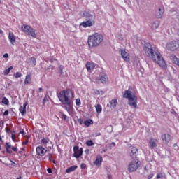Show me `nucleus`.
I'll return each instance as SVG.
<instances>
[{
  "label": "nucleus",
  "mask_w": 179,
  "mask_h": 179,
  "mask_svg": "<svg viewBox=\"0 0 179 179\" xmlns=\"http://www.w3.org/2000/svg\"><path fill=\"white\" fill-rule=\"evenodd\" d=\"M124 99H128V105L131 107V108H138V96L129 90L124 91L123 94Z\"/></svg>",
  "instance_id": "20e7f679"
},
{
  "label": "nucleus",
  "mask_w": 179,
  "mask_h": 179,
  "mask_svg": "<svg viewBox=\"0 0 179 179\" xmlns=\"http://www.w3.org/2000/svg\"><path fill=\"white\" fill-rule=\"evenodd\" d=\"M162 177H163V173H158L157 174L156 178L160 179V178H162Z\"/></svg>",
  "instance_id": "a19ab883"
},
{
  "label": "nucleus",
  "mask_w": 179,
  "mask_h": 179,
  "mask_svg": "<svg viewBox=\"0 0 179 179\" xmlns=\"http://www.w3.org/2000/svg\"><path fill=\"white\" fill-rule=\"evenodd\" d=\"M36 152L37 156H41V157H43V156L47 153L48 150L47 149L44 148L43 145H39L36 147Z\"/></svg>",
  "instance_id": "9b49d317"
},
{
  "label": "nucleus",
  "mask_w": 179,
  "mask_h": 179,
  "mask_svg": "<svg viewBox=\"0 0 179 179\" xmlns=\"http://www.w3.org/2000/svg\"><path fill=\"white\" fill-rule=\"evenodd\" d=\"M5 131L6 132V134H12L13 133L12 129H10V128H9V127H6Z\"/></svg>",
  "instance_id": "58836bf2"
},
{
  "label": "nucleus",
  "mask_w": 179,
  "mask_h": 179,
  "mask_svg": "<svg viewBox=\"0 0 179 179\" xmlns=\"http://www.w3.org/2000/svg\"><path fill=\"white\" fill-rule=\"evenodd\" d=\"M80 167H81V169H86V164L83 163V164H81Z\"/></svg>",
  "instance_id": "3c124183"
},
{
  "label": "nucleus",
  "mask_w": 179,
  "mask_h": 179,
  "mask_svg": "<svg viewBox=\"0 0 179 179\" xmlns=\"http://www.w3.org/2000/svg\"><path fill=\"white\" fill-rule=\"evenodd\" d=\"M21 30L27 34V36H31V37H33L34 38H36L37 35L36 34V30L30 27V25L27 24H22L21 26Z\"/></svg>",
  "instance_id": "39448f33"
},
{
  "label": "nucleus",
  "mask_w": 179,
  "mask_h": 179,
  "mask_svg": "<svg viewBox=\"0 0 179 179\" xmlns=\"http://www.w3.org/2000/svg\"><path fill=\"white\" fill-rule=\"evenodd\" d=\"M76 104L78 107L80 106L81 102H80V99L78 98L76 99Z\"/></svg>",
  "instance_id": "4c0bfd02"
},
{
  "label": "nucleus",
  "mask_w": 179,
  "mask_h": 179,
  "mask_svg": "<svg viewBox=\"0 0 179 179\" xmlns=\"http://www.w3.org/2000/svg\"><path fill=\"white\" fill-rule=\"evenodd\" d=\"M143 51L145 55L148 57V58H151V59L156 62L160 68L164 71L167 69V64L166 63V61H164V59H163L162 54L157 50V48L153 47L150 43H147L144 45Z\"/></svg>",
  "instance_id": "f257e3e1"
},
{
  "label": "nucleus",
  "mask_w": 179,
  "mask_h": 179,
  "mask_svg": "<svg viewBox=\"0 0 179 179\" xmlns=\"http://www.w3.org/2000/svg\"><path fill=\"white\" fill-rule=\"evenodd\" d=\"M76 169H78V166H76V165L70 166V167L67 168V169L66 170V173H72V171H75V170H76Z\"/></svg>",
  "instance_id": "393cba45"
},
{
  "label": "nucleus",
  "mask_w": 179,
  "mask_h": 179,
  "mask_svg": "<svg viewBox=\"0 0 179 179\" xmlns=\"http://www.w3.org/2000/svg\"><path fill=\"white\" fill-rule=\"evenodd\" d=\"M50 162H52L54 164H55V163H56L55 159H52V161H50Z\"/></svg>",
  "instance_id": "13d9d810"
},
{
  "label": "nucleus",
  "mask_w": 179,
  "mask_h": 179,
  "mask_svg": "<svg viewBox=\"0 0 179 179\" xmlns=\"http://www.w3.org/2000/svg\"><path fill=\"white\" fill-rule=\"evenodd\" d=\"M0 142H2V137L0 136Z\"/></svg>",
  "instance_id": "e2e57ef3"
},
{
  "label": "nucleus",
  "mask_w": 179,
  "mask_h": 179,
  "mask_svg": "<svg viewBox=\"0 0 179 179\" xmlns=\"http://www.w3.org/2000/svg\"><path fill=\"white\" fill-rule=\"evenodd\" d=\"M66 118H67L66 115L63 114V115H62V119H63V120H64V121H66Z\"/></svg>",
  "instance_id": "49530a36"
},
{
  "label": "nucleus",
  "mask_w": 179,
  "mask_h": 179,
  "mask_svg": "<svg viewBox=\"0 0 179 179\" xmlns=\"http://www.w3.org/2000/svg\"><path fill=\"white\" fill-rule=\"evenodd\" d=\"M15 78L16 79H19V78H22V73H19V72H17L15 76Z\"/></svg>",
  "instance_id": "ea45409f"
},
{
  "label": "nucleus",
  "mask_w": 179,
  "mask_h": 179,
  "mask_svg": "<svg viewBox=\"0 0 179 179\" xmlns=\"http://www.w3.org/2000/svg\"><path fill=\"white\" fill-rule=\"evenodd\" d=\"M86 68L87 71H92L94 68H96V65L93 62H88L86 64Z\"/></svg>",
  "instance_id": "6ab92c4d"
},
{
  "label": "nucleus",
  "mask_w": 179,
  "mask_h": 179,
  "mask_svg": "<svg viewBox=\"0 0 179 179\" xmlns=\"http://www.w3.org/2000/svg\"><path fill=\"white\" fill-rule=\"evenodd\" d=\"M170 59H171L172 62L175 64V65H178V66H179V59L176 56V55H171L170 56Z\"/></svg>",
  "instance_id": "f3484780"
},
{
  "label": "nucleus",
  "mask_w": 179,
  "mask_h": 179,
  "mask_svg": "<svg viewBox=\"0 0 179 179\" xmlns=\"http://www.w3.org/2000/svg\"><path fill=\"white\" fill-rule=\"evenodd\" d=\"M41 92H43V88H38V93H41Z\"/></svg>",
  "instance_id": "4d7b16f0"
},
{
  "label": "nucleus",
  "mask_w": 179,
  "mask_h": 179,
  "mask_svg": "<svg viewBox=\"0 0 179 179\" xmlns=\"http://www.w3.org/2000/svg\"><path fill=\"white\" fill-rule=\"evenodd\" d=\"M20 135H22V136H24V135H26V132H24V129H22L20 131Z\"/></svg>",
  "instance_id": "79ce46f5"
},
{
  "label": "nucleus",
  "mask_w": 179,
  "mask_h": 179,
  "mask_svg": "<svg viewBox=\"0 0 179 179\" xmlns=\"http://www.w3.org/2000/svg\"><path fill=\"white\" fill-rule=\"evenodd\" d=\"M30 63L34 66H36L37 65V61L36 60L35 57H31L29 59Z\"/></svg>",
  "instance_id": "c756f323"
},
{
  "label": "nucleus",
  "mask_w": 179,
  "mask_h": 179,
  "mask_svg": "<svg viewBox=\"0 0 179 179\" xmlns=\"http://www.w3.org/2000/svg\"><path fill=\"white\" fill-rule=\"evenodd\" d=\"M140 166L139 159L138 158H133L128 166V171L134 173V171H136L139 169Z\"/></svg>",
  "instance_id": "423d86ee"
},
{
  "label": "nucleus",
  "mask_w": 179,
  "mask_h": 179,
  "mask_svg": "<svg viewBox=\"0 0 179 179\" xmlns=\"http://www.w3.org/2000/svg\"><path fill=\"white\" fill-rule=\"evenodd\" d=\"M46 158H48L49 162L52 161V154L49 153L48 155H46L45 157Z\"/></svg>",
  "instance_id": "e433bc0d"
},
{
  "label": "nucleus",
  "mask_w": 179,
  "mask_h": 179,
  "mask_svg": "<svg viewBox=\"0 0 179 179\" xmlns=\"http://www.w3.org/2000/svg\"><path fill=\"white\" fill-rule=\"evenodd\" d=\"M168 51H177L179 50V41H171L166 44Z\"/></svg>",
  "instance_id": "6e6552de"
},
{
  "label": "nucleus",
  "mask_w": 179,
  "mask_h": 179,
  "mask_svg": "<svg viewBox=\"0 0 179 179\" xmlns=\"http://www.w3.org/2000/svg\"><path fill=\"white\" fill-rule=\"evenodd\" d=\"M59 69L60 70L61 73H62V71L64 70V66H62V65L59 66Z\"/></svg>",
  "instance_id": "09e8293b"
},
{
  "label": "nucleus",
  "mask_w": 179,
  "mask_h": 179,
  "mask_svg": "<svg viewBox=\"0 0 179 179\" xmlns=\"http://www.w3.org/2000/svg\"><path fill=\"white\" fill-rule=\"evenodd\" d=\"M155 176V175H154L153 173L149 174V175L148 176V179L153 178V176Z\"/></svg>",
  "instance_id": "a18cd8bd"
},
{
  "label": "nucleus",
  "mask_w": 179,
  "mask_h": 179,
  "mask_svg": "<svg viewBox=\"0 0 179 179\" xmlns=\"http://www.w3.org/2000/svg\"><path fill=\"white\" fill-rule=\"evenodd\" d=\"M11 148H12V145H10V143H6L5 149L7 153H9V154L12 153V150H10Z\"/></svg>",
  "instance_id": "b1692460"
},
{
  "label": "nucleus",
  "mask_w": 179,
  "mask_h": 179,
  "mask_svg": "<svg viewBox=\"0 0 179 179\" xmlns=\"http://www.w3.org/2000/svg\"><path fill=\"white\" fill-rule=\"evenodd\" d=\"M0 127H1V122H0Z\"/></svg>",
  "instance_id": "774afa93"
},
{
  "label": "nucleus",
  "mask_w": 179,
  "mask_h": 179,
  "mask_svg": "<svg viewBox=\"0 0 179 179\" xmlns=\"http://www.w3.org/2000/svg\"><path fill=\"white\" fill-rule=\"evenodd\" d=\"M120 52L124 61L129 62V54H128L125 50H122Z\"/></svg>",
  "instance_id": "4468645a"
},
{
  "label": "nucleus",
  "mask_w": 179,
  "mask_h": 179,
  "mask_svg": "<svg viewBox=\"0 0 179 179\" xmlns=\"http://www.w3.org/2000/svg\"><path fill=\"white\" fill-rule=\"evenodd\" d=\"M163 13H164V8L162 7L159 8V12L157 14V19H162L163 17Z\"/></svg>",
  "instance_id": "4be33fe9"
},
{
  "label": "nucleus",
  "mask_w": 179,
  "mask_h": 179,
  "mask_svg": "<svg viewBox=\"0 0 179 179\" xmlns=\"http://www.w3.org/2000/svg\"><path fill=\"white\" fill-rule=\"evenodd\" d=\"M73 152L74 153L73 154V157H76V159H79L82 155H83V148H80L78 145H75L73 147Z\"/></svg>",
  "instance_id": "9d476101"
},
{
  "label": "nucleus",
  "mask_w": 179,
  "mask_h": 179,
  "mask_svg": "<svg viewBox=\"0 0 179 179\" xmlns=\"http://www.w3.org/2000/svg\"><path fill=\"white\" fill-rule=\"evenodd\" d=\"M159 143V139L155 138H150L148 140V143L150 145V149H155L157 148V143Z\"/></svg>",
  "instance_id": "f8f14e48"
},
{
  "label": "nucleus",
  "mask_w": 179,
  "mask_h": 179,
  "mask_svg": "<svg viewBox=\"0 0 179 179\" xmlns=\"http://www.w3.org/2000/svg\"><path fill=\"white\" fill-rule=\"evenodd\" d=\"M84 124L85 125V127L87 128H88V127H90L91 125H93V120L88 119V120L84 121Z\"/></svg>",
  "instance_id": "bb28decb"
},
{
  "label": "nucleus",
  "mask_w": 179,
  "mask_h": 179,
  "mask_svg": "<svg viewBox=\"0 0 179 179\" xmlns=\"http://www.w3.org/2000/svg\"><path fill=\"white\" fill-rule=\"evenodd\" d=\"M21 150L24 151V150H25L24 148H21Z\"/></svg>",
  "instance_id": "680f3d73"
},
{
  "label": "nucleus",
  "mask_w": 179,
  "mask_h": 179,
  "mask_svg": "<svg viewBox=\"0 0 179 179\" xmlns=\"http://www.w3.org/2000/svg\"><path fill=\"white\" fill-rule=\"evenodd\" d=\"M110 104L112 108H115V107H117V106L118 105V101L117 100V98L115 97L113 99L110 100Z\"/></svg>",
  "instance_id": "aec40b11"
},
{
  "label": "nucleus",
  "mask_w": 179,
  "mask_h": 179,
  "mask_svg": "<svg viewBox=\"0 0 179 179\" xmlns=\"http://www.w3.org/2000/svg\"><path fill=\"white\" fill-rule=\"evenodd\" d=\"M41 143L43 145V146H47V143H48V138H42Z\"/></svg>",
  "instance_id": "7c9ffc66"
},
{
  "label": "nucleus",
  "mask_w": 179,
  "mask_h": 179,
  "mask_svg": "<svg viewBox=\"0 0 179 179\" xmlns=\"http://www.w3.org/2000/svg\"><path fill=\"white\" fill-rule=\"evenodd\" d=\"M11 139L13 141V142H15L16 141V136L15 135V131L11 133Z\"/></svg>",
  "instance_id": "c9c22d12"
},
{
  "label": "nucleus",
  "mask_w": 179,
  "mask_h": 179,
  "mask_svg": "<svg viewBox=\"0 0 179 179\" xmlns=\"http://www.w3.org/2000/svg\"><path fill=\"white\" fill-rule=\"evenodd\" d=\"M8 39L11 44H15V35H13V33H9Z\"/></svg>",
  "instance_id": "a878e982"
},
{
  "label": "nucleus",
  "mask_w": 179,
  "mask_h": 179,
  "mask_svg": "<svg viewBox=\"0 0 179 179\" xmlns=\"http://www.w3.org/2000/svg\"><path fill=\"white\" fill-rule=\"evenodd\" d=\"M94 94H96V96H99V94H104V92L102 90H94Z\"/></svg>",
  "instance_id": "72a5a7b5"
},
{
  "label": "nucleus",
  "mask_w": 179,
  "mask_h": 179,
  "mask_svg": "<svg viewBox=\"0 0 179 179\" xmlns=\"http://www.w3.org/2000/svg\"><path fill=\"white\" fill-rule=\"evenodd\" d=\"M28 143H29V140H27V141H23V142L22 143V146H26V145H27Z\"/></svg>",
  "instance_id": "c03bdc74"
},
{
  "label": "nucleus",
  "mask_w": 179,
  "mask_h": 179,
  "mask_svg": "<svg viewBox=\"0 0 179 179\" xmlns=\"http://www.w3.org/2000/svg\"><path fill=\"white\" fill-rule=\"evenodd\" d=\"M10 166H13V167H15L16 166V163H15L14 162L11 161V164H10Z\"/></svg>",
  "instance_id": "5fc2aeb1"
},
{
  "label": "nucleus",
  "mask_w": 179,
  "mask_h": 179,
  "mask_svg": "<svg viewBox=\"0 0 179 179\" xmlns=\"http://www.w3.org/2000/svg\"><path fill=\"white\" fill-rule=\"evenodd\" d=\"M0 34H3V31H2V29H0Z\"/></svg>",
  "instance_id": "bf43d9fd"
},
{
  "label": "nucleus",
  "mask_w": 179,
  "mask_h": 179,
  "mask_svg": "<svg viewBox=\"0 0 179 179\" xmlns=\"http://www.w3.org/2000/svg\"><path fill=\"white\" fill-rule=\"evenodd\" d=\"M96 111L97 114L101 113V111H103V107H101V105L97 104L95 106Z\"/></svg>",
  "instance_id": "cd10ccee"
},
{
  "label": "nucleus",
  "mask_w": 179,
  "mask_h": 179,
  "mask_svg": "<svg viewBox=\"0 0 179 179\" xmlns=\"http://www.w3.org/2000/svg\"><path fill=\"white\" fill-rule=\"evenodd\" d=\"M2 104H5V106H9V99L6 97H3L1 101Z\"/></svg>",
  "instance_id": "c85d7f7f"
},
{
  "label": "nucleus",
  "mask_w": 179,
  "mask_h": 179,
  "mask_svg": "<svg viewBox=\"0 0 179 179\" xmlns=\"http://www.w3.org/2000/svg\"><path fill=\"white\" fill-rule=\"evenodd\" d=\"M104 41V36L99 33H94L88 36L87 43L90 48H96Z\"/></svg>",
  "instance_id": "f03ea898"
},
{
  "label": "nucleus",
  "mask_w": 179,
  "mask_h": 179,
  "mask_svg": "<svg viewBox=\"0 0 179 179\" xmlns=\"http://www.w3.org/2000/svg\"><path fill=\"white\" fill-rule=\"evenodd\" d=\"M3 115H9V111L8 110H5V112L3 113Z\"/></svg>",
  "instance_id": "864d4df0"
},
{
  "label": "nucleus",
  "mask_w": 179,
  "mask_h": 179,
  "mask_svg": "<svg viewBox=\"0 0 179 179\" xmlns=\"http://www.w3.org/2000/svg\"><path fill=\"white\" fill-rule=\"evenodd\" d=\"M94 83L99 84L100 83H103V85H106L107 83H108V76H107V73H104V72H101L99 73V77H96L94 79Z\"/></svg>",
  "instance_id": "0eeeda50"
},
{
  "label": "nucleus",
  "mask_w": 179,
  "mask_h": 179,
  "mask_svg": "<svg viewBox=\"0 0 179 179\" xmlns=\"http://www.w3.org/2000/svg\"><path fill=\"white\" fill-rule=\"evenodd\" d=\"M160 26V22L159 21H155L153 22L152 27V29H157Z\"/></svg>",
  "instance_id": "2f4dec72"
},
{
  "label": "nucleus",
  "mask_w": 179,
  "mask_h": 179,
  "mask_svg": "<svg viewBox=\"0 0 179 179\" xmlns=\"http://www.w3.org/2000/svg\"><path fill=\"white\" fill-rule=\"evenodd\" d=\"M12 69H13V66L8 67L7 69H6L4 71V75H9V73H10V71H12Z\"/></svg>",
  "instance_id": "473e14b6"
},
{
  "label": "nucleus",
  "mask_w": 179,
  "mask_h": 179,
  "mask_svg": "<svg viewBox=\"0 0 179 179\" xmlns=\"http://www.w3.org/2000/svg\"><path fill=\"white\" fill-rule=\"evenodd\" d=\"M77 121L80 125H82V124H83V119H82V118L78 119Z\"/></svg>",
  "instance_id": "37998d69"
},
{
  "label": "nucleus",
  "mask_w": 179,
  "mask_h": 179,
  "mask_svg": "<svg viewBox=\"0 0 179 179\" xmlns=\"http://www.w3.org/2000/svg\"><path fill=\"white\" fill-rule=\"evenodd\" d=\"M59 100L63 104H71L73 99V92L69 89L62 90L59 94Z\"/></svg>",
  "instance_id": "7ed1b4c3"
},
{
  "label": "nucleus",
  "mask_w": 179,
  "mask_h": 179,
  "mask_svg": "<svg viewBox=\"0 0 179 179\" xmlns=\"http://www.w3.org/2000/svg\"><path fill=\"white\" fill-rule=\"evenodd\" d=\"M31 83V73H28L24 79V85H30Z\"/></svg>",
  "instance_id": "dca6fc26"
},
{
  "label": "nucleus",
  "mask_w": 179,
  "mask_h": 179,
  "mask_svg": "<svg viewBox=\"0 0 179 179\" xmlns=\"http://www.w3.org/2000/svg\"><path fill=\"white\" fill-rule=\"evenodd\" d=\"M11 149L13 150V152H17V148L16 147H12Z\"/></svg>",
  "instance_id": "8fccbe9b"
},
{
  "label": "nucleus",
  "mask_w": 179,
  "mask_h": 179,
  "mask_svg": "<svg viewBox=\"0 0 179 179\" xmlns=\"http://www.w3.org/2000/svg\"><path fill=\"white\" fill-rule=\"evenodd\" d=\"M65 110H67L69 114H72V113H73V108H72V106H71V103L66 104V106H65Z\"/></svg>",
  "instance_id": "5701e85b"
},
{
  "label": "nucleus",
  "mask_w": 179,
  "mask_h": 179,
  "mask_svg": "<svg viewBox=\"0 0 179 179\" xmlns=\"http://www.w3.org/2000/svg\"><path fill=\"white\" fill-rule=\"evenodd\" d=\"M47 171L48 173H49L50 174H51L52 173V169L51 168H48L47 169Z\"/></svg>",
  "instance_id": "de8ad7c7"
},
{
  "label": "nucleus",
  "mask_w": 179,
  "mask_h": 179,
  "mask_svg": "<svg viewBox=\"0 0 179 179\" xmlns=\"http://www.w3.org/2000/svg\"><path fill=\"white\" fill-rule=\"evenodd\" d=\"M1 3H2V1H1V0H0V5H1Z\"/></svg>",
  "instance_id": "69168bd1"
},
{
  "label": "nucleus",
  "mask_w": 179,
  "mask_h": 179,
  "mask_svg": "<svg viewBox=\"0 0 179 179\" xmlns=\"http://www.w3.org/2000/svg\"><path fill=\"white\" fill-rule=\"evenodd\" d=\"M127 153L129 156V157H131V159H138V148L135 146H129L128 148Z\"/></svg>",
  "instance_id": "1a4fd4ad"
},
{
  "label": "nucleus",
  "mask_w": 179,
  "mask_h": 179,
  "mask_svg": "<svg viewBox=\"0 0 179 179\" xmlns=\"http://www.w3.org/2000/svg\"><path fill=\"white\" fill-rule=\"evenodd\" d=\"M80 26H83V27H90L92 26H93V22H92V21L90 20H87L86 22H83L80 24Z\"/></svg>",
  "instance_id": "a211bd4d"
},
{
  "label": "nucleus",
  "mask_w": 179,
  "mask_h": 179,
  "mask_svg": "<svg viewBox=\"0 0 179 179\" xmlns=\"http://www.w3.org/2000/svg\"><path fill=\"white\" fill-rule=\"evenodd\" d=\"M108 178L113 179V176H111V174H110V173H108Z\"/></svg>",
  "instance_id": "6e6d98bb"
},
{
  "label": "nucleus",
  "mask_w": 179,
  "mask_h": 179,
  "mask_svg": "<svg viewBox=\"0 0 179 179\" xmlns=\"http://www.w3.org/2000/svg\"><path fill=\"white\" fill-rule=\"evenodd\" d=\"M19 153H22V151H19Z\"/></svg>",
  "instance_id": "338daca9"
},
{
  "label": "nucleus",
  "mask_w": 179,
  "mask_h": 179,
  "mask_svg": "<svg viewBox=\"0 0 179 179\" xmlns=\"http://www.w3.org/2000/svg\"><path fill=\"white\" fill-rule=\"evenodd\" d=\"M161 138L165 145H169V142L171 141V136L169 134H165L162 135Z\"/></svg>",
  "instance_id": "ddd939ff"
},
{
  "label": "nucleus",
  "mask_w": 179,
  "mask_h": 179,
  "mask_svg": "<svg viewBox=\"0 0 179 179\" xmlns=\"http://www.w3.org/2000/svg\"><path fill=\"white\" fill-rule=\"evenodd\" d=\"M87 146H93L94 145V143H93L92 140H88L86 141Z\"/></svg>",
  "instance_id": "f704fd0d"
},
{
  "label": "nucleus",
  "mask_w": 179,
  "mask_h": 179,
  "mask_svg": "<svg viewBox=\"0 0 179 179\" xmlns=\"http://www.w3.org/2000/svg\"><path fill=\"white\" fill-rule=\"evenodd\" d=\"M101 163H103V157H101V155H97L96 160L94 162V164L100 167Z\"/></svg>",
  "instance_id": "2eb2a0df"
},
{
  "label": "nucleus",
  "mask_w": 179,
  "mask_h": 179,
  "mask_svg": "<svg viewBox=\"0 0 179 179\" xmlns=\"http://www.w3.org/2000/svg\"><path fill=\"white\" fill-rule=\"evenodd\" d=\"M27 104H29L27 102H25L23 104V107L22 106L20 108V113H21L22 115H26V107H27Z\"/></svg>",
  "instance_id": "412c9836"
},
{
  "label": "nucleus",
  "mask_w": 179,
  "mask_h": 179,
  "mask_svg": "<svg viewBox=\"0 0 179 179\" xmlns=\"http://www.w3.org/2000/svg\"><path fill=\"white\" fill-rule=\"evenodd\" d=\"M3 57V58H9V55L8 53H5Z\"/></svg>",
  "instance_id": "603ef678"
},
{
  "label": "nucleus",
  "mask_w": 179,
  "mask_h": 179,
  "mask_svg": "<svg viewBox=\"0 0 179 179\" xmlns=\"http://www.w3.org/2000/svg\"><path fill=\"white\" fill-rule=\"evenodd\" d=\"M112 145H113V146H115V143L113 142V143H112Z\"/></svg>",
  "instance_id": "052dcab7"
},
{
  "label": "nucleus",
  "mask_w": 179,
  "mask_h": 179,
  "mask_svg": "<svg viewBox=\"0 0 179 179\" xmlns=\"http://www.w3.org/2000/svg\"><path fill=\"white\" fill-rule=\"evenodd\" d=\"M0 150H2V146L0 145Z\"/></svg>",
  "instance_id": "0e129e2a"
}]
</instances>
